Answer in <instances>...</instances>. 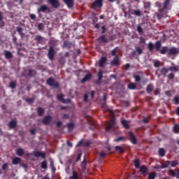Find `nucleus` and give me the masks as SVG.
<instances>
[{"instance_id":"nucleus-1","label":"nucleus","mask_w":179,"mask_h":179,"mask_svg":"<svg viewBox=\"0 0 179 179\" xmlns=\"http://www.w3.org/2000/svg\"><path fill=\"white\" fill-rule=\"evenodd\" d=\"M169 71H171L170 73L168 75V78L169 79H174L175 78V73L174 72H178L179 68L177 66H169V68L163 67L160 69L161 73L164 76H166Z\"/></svg>"},{"instance_id":"nucleus-2","label":"nucleus","mask_w":179,"mask_h":179,"mask_svg":"<svg viewBox=\"0 0 179 179\" xmlns=\"http://www.w3.org/2000/svg\"><path fill=\"white\" fill-rule=\"evenodd\" d=\"M161 47H162V43L160 41H155V44H153L152 41H150V43H148V50H150V51H153L154 48H155L157 51H159Z\"/></svg>"},{"instance_id":"nucleus-3","label":"nucleus","mask_w":179,"mask_h":179,"mask_svg":"<svg viewBox=\"0 0 179 179\" xmlns=\"http://www.w3.org/2000/svg\"><path fill=\"white\" fill-rule=\"evenodd\" d=\"M47 83L49 86H53L55 89L59 87V82H55V79L52 76L47 79Z\"/></svg>"},{"instance_id":"nucleus-4","label":"nucleus","mask_w":179,"mask_h":179,"mask_svg":"<svg viewBox=\"0 0 179 179\" xmlns=\"http://www.w3.org/2000/svg\"><path fill=\"white\" fill-rule=\"evenodd\" d=\"M41 12H43L44 13L46 12H50V9L48 5H41V6L38 8L37 13L40 14Z\"/></svg>"},{"instance_id":"nucleus-5","label":"nucleus","mask_w":179,"mask_h":179,"mask_svg":"<svg viewBox=\"0 0 179 179\" xmlns=\"http://www.w3.org/2000/svg\"><path fill=\"white\" fill-rule=\"evenodd\" d=\"M57 100L61 101L62 103H71V99H64V94L62 93L57 95Z\"/></svg>"},{"instance_id":"nucleus-6","label":"nucleus","mask_w":179,"mask_h":179,"mask_svg":"<svg viewBox=\"0 0 179 179\" xmlns=\"http://www.w3.org/2000/svg\"><path fill=\"white\" fill-rule=\"evenodd\" d=\"M168 5H169V1L165 0L163 3V7L161 9H158L159 12H162L163 15L164 13H167L168 12Z\"/></svg>"},{"instance_id":"nucleus-7","label":"nucleus","mask_w":179,"mask_h":179,"mask_svg":"<svg viewBox=\"0 0 179 179\" xmlns=\"http://www.w3.org/2000/svg\"><path fill=\"white\" fill-rule=\"evenodd\" d=\"M92 8H101L103 6V0H95L92 3Z\"/></svg>"},{"instance_id":"nucleus-8","label":"nucleus","mask_w":179,"mask_h":179,"mask_svg":"<svg viewBox=\"0 0 179 179\" xmlns=\"http://www.w3.org/2000/svg\"><path fill=\"white\" fill-rule=\"evenodd\" d=\"M55 50H54V47L50 46L49 50H48V58L52 61L55 58Z\"/></svg>"},{"instance_id":"nucleus-9","label":"nucleus","mask_w":179,"mask_h":179,"mask_svg":"<svg viewBox=\"0 0 179 179\" xmlns=\"http://www.w3.org/2000/svg\"><path fill=\"white\" fill-rule=\"evenodd\" d=\"M129 141L131 144L136 145L137 144V138L132 133V131H129Z\"/></svg>"},{"instance_id":"nucleus-10","label":"nucleus","mask_w":179,"mask_h":179,"mask_svg":"<svg viewBox=\"0 0 179 179\" xmlns=\"http://www.w3.org/2000/svg\"><path fill=\"white\" fill-rule=\"evenodd\" d=\"M48 2L50 3L53 8H59L60 6V2L59 0H48Z\"/></svg>"},{"instance_id":"nucleus-11","label":"nucleus","mask_w":179,"mask_h":179,"mask_svg":"<svg viewBox=\"0 0 179 179\" xmlns=\"http://www.w3.org/2000/svg\"><path fill=\"white\" fill-rule=\"evenodd\" d=\"M178 52V50L176 47H171L168 50V55H176Z\"/></svg>"},{"instance_id":"nucleus-12","label":"nucleus","mask_w":179,"mask_h":179,"mask_svg":"<svg viewBox=\"0 0 179 179\" xmlns=\"http://www.w3.org/2000/svg\"><path fill=\"white\" fill-rule=\"evenodd\" d=\"M115 122V117H113V119L110 120V123H108V126L106 127V131H110V129L113 128Z\"/></svg>"},{"instance_id":"nucleus-13","label":"nucleus","mask_w":179,"mask_h":179,"mask_svg":"<svg viewBox=\"0 0 179 179\" xmlns=\"http://www.w3.org/2000/svg\"><path fill=\"white\" fill-rule=\"evenodd\" d=\"M34 157H36V158H43V159H45L46 158V155L45 154V152H41L40 151H36L35 152H34Z\"/></svg>"},{"instance_id":"nucleus-14","label":"nucleus","mask_w":179,"mask_h":179,"mask_svg":"<svg viewBox=\"0 0 179 179\" xmlns=\"http://www.w3.org/2000/svg\"><path fill=\"white\" fill-rule=\"evenodd\" d=\"M52 121V116H45V117H43L42 120V122L43 124H45V125H48V124H50Z\"/></svg>"},{"instance_id":"nucleus-15","label":"nucleus","mask_w":179,"mask_h":179,"mask_svg":"<svg viewBox=\"0 0 179 179\" xmlns=\"http://www.w3.org/2000/svg\"><path fill=\"white\" fill-rule=\"evenodd\" d=\"M119 61H120L119 56L117 55V54H115V55L113 59L111 61L110 64H111V65L116 66V65H118Z\"/></svg>"},{"instance_id":"nucleus-16","label":"nucleus","mask_w":179,"mask_h":179,"mask_svg":"<svg viewBox=\"0 0 179 179\" xmlns=\"http://www.w3.org/2000/svg\"><path fill=\"white\" fill-rule=\"evenodd\" d=\"M140 172L143 175H145L146 173H148V168L145 165H143L142 166L140 167Z\"/></svg>"},{"instance_id":"nucleus-17","label":"nucleus","mask_w":179,"mask_h":179,"mask_svg":"<svg viewBox=\"0 0 179 179\" xmlns=\"http://www.w3.org/2000/svg\"><path fill=\"white\" fill-rule=\"evenodd\" d=\"M106 61L107 57H101L99 62V66L101 67L104 66V64H106Z\"/></svg>"},{"instance_id":"nucleus-18","label":"nucleus","mask_w":179,"mask_h":179,"mask_svg":"<svg viewBox=\"0 0 179 179\" xmlns=\"http://www.w3.org/2000/svg\"><path fill=\"white\" fill-rule=\"evenodd\" d=\"M22 159L21 158H19V157H15L12 160L13 165H18V164H20Z\"/></svg>"},{"instance_id":"nucleus-19","label":"nucleus","mask_w":179,"mask_h":179,"mask_svg":"<svg viewBox=\"0 0 179 179\" xmlns=\"http://www.w3.org/2000/svg\"><path fill=\"white\" fill-rule=\"evenodd\" d=\"M64 2L67 5L68 8H72L74 5V0H64Z\"/></svg>"},{"instance_id":"nucleus-20","label":"nucleus","mask_w":179,"mask_h":179,"mask_svg":"<svg viewBox=\"0 0 179 179\" xmlns=\"http://www.w3.org/2000/svg\"><path fill=\"white\" fill-rule=\"evenodd\" d=\"M17 125V120H11L8 123V128H16Z\"/></svg>"},{"instance_id":"nucleus-21","label":"nucleus","mask_w":179,"mask_h":179,"mask_svg":"<svg viewBox=\"0 0 179 179\" xmlns=\"http://www.w3.org/2000/svg\"><path fill=\"white\" fill-rule=\"evenodd\" d=\"M92 76V73H87V75H85V76H84V78L82 79L81 82L85 83V82H87V80H90Z\"/></svg>"},{"instance_id":"nucleus-22","label":"nucleus","mask_w":179,"mask_h":179,"mask_svg":"<svg viewBox=\"0 0 179 179\" xmlns=\"http://www.w3.org/2000/svg\"><path fill=\"white\" fill-rule=\"evenodd\" d=\"M5 26V22H3V13L0 12V27L2 29Z\"/></svg>"},{"instance_id":"nucleus-23","label":"nucleus","mask_w":179,"mask_h":179,"mask_svg":"<svg viewBox=\"0 0 179 179\" xmlns=\"http://www.w3.org/2000/svg\"><path fill=\"white\" fill-rule=\"evenodd\" d=\"M17 31H18V34L20 36L23 38L24 36V33L23 32V28L21 27L20 26L17 27Z\"/></svg>"},{"instance_id":"nucleus-24","label":"nucleus","mask_w":179,"mask_h":179,"mask_svg":"<svg viewBox=\"0 0 179 179\" xmlns=\"http://www.w3.org/2000/svg\"><path fill=\"white\" fill-rule=\"evenodd\" d=\"M169 165H171V161H166L164 164H162L161 169L169 168Z\"/></svg>"},{"instance_id":"nucleus-25","label":"nucleus","mask_w":179,"mask_h":179,"mask_svg":"<svg viewBox=\"0 0 179 179\" xmlns=\"http://www.w3.org/2000/svg\"><path fill=\"white\" fill-rule=\"evenodd\" d=\"M115 151H119V152L120 154H124V148H122V147H121L120 145H116V147H115Z\"/></svg>"},{"instance_id":"nucleus-26","label":"nucleus","mask_w":179,"mask_h":179,"mask_svg":"<svg viewBox=\"0 0 179 179\" xmlns=\"http://www.w3.org/2000/svg\"><path fill=\"white\" fill-rule=\"evenodd\" d=\"M103 71H99V72H98V82L97 83H101V80L103 79Z\"/></svg>"},{"instance_id":"nucleus-27","label":"nucleus","mask_w":179,"mask_h":179,"mask_svg":"<svg viewBox=\"0 0 179 179\" xmlns=\"http://www.w3.org/2000/svg\"><path fill=\"white\" fill-rule=\"evenodd\" d=\"M81 168H82L83 171H86V168H87L86 157L84 158V159L81 164Z\"/></svg>"},{"instance_id":"nucleus-28","label":"nucleus","mask_w":179,"mask_h":179,"mask_svg":"<svg viewBox=\"0 0 179 179\" xmlns=\"http://www.w3.org/2000/svg\"><path fill=\"white\" fill-rule=\"evenodd\" d=\"M99 40L100 41H101L102 43H107L108 42V39L106 38L105 34H102V36L99 37Z\"/></svg>"},{"instance_id":"nucleus-29","label":"nucleus","mask_w":179,"mask_h":179,"mask_svg":"<svg viewBox=\"0 0 179 179\" xmlns=\"http://www.w3.org/2000/svg\"><path fill=\"white\" fill-rule=\"evenodd\" d=\"M121 123L124 127V128H129V124H128L127 120H125V119H122L121 120Z\"/></svg>"},{"instance_id":"nucleus-30","label":"nucleus","mask_w":179,"mask_h":179,"mask_svg":"<svg viewBox=\"0 0 179 179\" xmlns=\"http://www.w3.org/2000/svg\"><path fill=\"white\" fill-rule=\"evenodd\" d=\"M24 154V151L23 148H18V150H17V155H18V157H22Z\"/></svg>"},{"instance_id":"nucleus-31","label":"nucleus","mask_w":179,"mask_h":179,"mask_svg":"<svg viewBox=\"0 0 179 179\" xmlns=\"http://www.w3.org/2000/svg\"><path fill=\"white\" fill-rule=\"evenodd\" d=\"M4 55L7 59L13 58V53L10 51H6V52L4 53Z\"/></svg>"},{"instance_id":"nucleus-32","label":"nucleus","mask_w":179,"mask_h":179,"mask_svg":"<svg viewBox=\"0 0 179 179\" xmlns=\"http://www.w3.org/2000/svg\"><path fill=\"white\" fill-rule=\"evenodd\" d=\"M141 162L140 159H137L134 160V166L136 169H138L140 168Z\"/></svg>"},{"instance_id":"nucleus-33","label":"nucleus","mask_w":179,"mask_h":179,"mask_svg":"<svg viewBox=\"0 0 179 179\" xmlns=\"http://www.w3.org/2000/svg\"><path fill=\"white\" fill-rule=\"evenodd\" d=\"M128 87H129V89L134 90L136 89V85L134 82H131V83H129Z\"/></svg>"},{"instance_id":"nucleus-34","label":"nucleus","mask_w":179,"mask_h":179,"mask_svg":"<svg viewBox=\"0 0 179 179\" xmlns=\"http://www.w3.org/2000/svg\"><path fill=\"white\" fill-rule=\"evenodd\" d=\"M70 179H79V176L76 171H73L72 176H71Z\"/></svg>"},{"instance_id":"nucleus-35","label":"nucleus","mask_w":179,"mask_h":179,"mask_svg":"<svg viewBox=\"0 0 179 179\" xmlns=\"http://www.w3.org/2000/svg\"><path fill=\"white\" fill-rule=\"evenodd\" d=\"M157 176V173L155 172H151L148 175V178L147 179H155Z\"/></svg>"},{"instance_id":"nucleus-36","label":"nucleus","mask_w":179,"mask_h":179,"mask_svg":"<svg viewBox=\"0 0 179 179\" xmlns=\"http://www.w3.org/2000/svg\"><path fill=\"white\" fill-rule=\"evenodd\" d=\"M168 51H169V48L166 46L162 47V50H160L161 54H166Z\"/></svg>"},{"instance_id":"nucleus-37","label":"nucleus","mask_w":179,"mask_h":179,"mask_svg":"<svg viewBox=\"0 0 179 179\" xmlns=\"http://www.w3.org/2000/svg\"><path fill=\"white\" fill-rule=\"evenodd\" d=\"M137 31L138 32L139 34L143 35L144 31H143V29H142L141 24H138L137 26Z\"/></svg>"},{"instance_id":"nucleus-38","label":"nucleus","mask_w":179,"mask_h":179,"mask_svg":"<svg viewBox=\"0 0 179 179\" xmlns=\"http://www.w3.org/2000/svg\"><path fill=\"white\" fill-rule=\"evenodd\" d=\"M159 155H160V157H165L166 155L165 150L164 148H160L159 150Z\"/></svg>"},{"instance_id":"nucleus-39","label":"nucleus","mask_w":179,"mask_h":179,"mask_svg":"<svg viewBox=\"0 0 179 179\" xmlns=\"http://www.w3.org/2000/svg\"><path fill=\"white\" fill-rule=\"evenodd\" d=\"M41 167L42 168V169H48L47 161H43V162H41Z\"/></svg>"},{"instance_id":"nucleus-40","label":"nucleus","mask_w":179,"mask_h":179,"mask_svg":"<svg viewBox=\"0 0 179 179\" xmlns=\"http://www.w3.org/2000/svg\"><path fill=\"white\" fill-rule=\"evenodd\" d=\"M50 166H51V169H52V171L53 173H55L57 169L55 166L54 161L50 162Z\"/></svg>"},{"instance_id":"nucleus-41","label":"nucleus","mask_w":179,"mask_h":179,"mask_svg":"<svg viewBox=\"0 0 179 179\" xmlns=\"http://www.w3.org/2000/svg\"><path fill=\"white\" fill-rule=\"evenodd\" d=\"M153 89H154L153 85H148V86H147V92L150 93L151 92H152Z\"/></svg>"},{"instance_id":"nucleus-42","label":"nucleus","mask_w":179,"mask_h":179,"mask_svg":"<svg viewBox=\"0 0 179 179\" xmlns=\"http://www.w3.org/2000/svg\"><path fill=\"white\" fill-rule=\"evenodd\" d=\"M173 132H175L176 134H178L179 132V124H175L173 126Z\"/></svg>"},{"instance_id":"nucleus-43","label":"nucleus","mask_w":179,"mask_h":179,"mask_svg":"<svg viewBox=\"0 0 179 179\" xmlns=\"http://www.w3.org/2000/svg\"><path fill=\"white\" fill-rule=\"evenodd\" d=\"M67 128L69 131H73V128H75V124H73V123H69V124H67Z\"/></svg>"},{"instance_id":"nucleus-44","label":"nucleus","mask_w":179,"mask_h":179,"mask_svg":"<svg viewBox=\"0 0 179 179\" xmlns=\"http://www.w3.org/2000/svg\"><path fill=\"white\" fill-rule=\"evenodd\" d=\"M115 141L116 143H119V141H126V138L125 137H118L117 138H115Z\"/></svg>"},{"instance_id":"nucleus-45","label":"nucleus","mask_w":179,"mask_h":179,"mask_svg":"<svg viewBox=\"0 0 179 179\" xmlns=\"http://www.w3.org/2000/svg\"><path fill=\"white\" fill-rule=\"evenodd\" d=\"M16 86H17V82L15 81L10 82V87H11V89H15Z\"/></svg>"},{"instance_id":"nucleus-46","label":"nucleus","mask_w":179,"mask_h":179,"mask_svg":"<svg viewBox=\"0 0 179 179\" xmlns=\"http://www.w3.org/2000/svg\"><path fill=\"white\" fill-rule=\"evenodd\" d=\"M35 40H36V41H38V42L40 43L41 41H43V37H42V36H40V35L36 36Z\"/></svg>"},{"instance_id":"nucleus-47","label":"nucleus","mask_w":179,"mask_h":179,"mask_svg":"<svg viewBox=\"0 0 179 179\" xmlns=\"http://www.w3.org/2000/svg\"><path fill=\"white\" fill-rule=\"evenodd\" d=\"M44 109L43 108H38V115H43L44 114Z\"/></svg>"},{"instance_id":"nucleus-48","label":"nucleus","mask_w":179,"mask_h":179,"mask_svg":"<svg viewBox=\"0 0 179 179\" xmlns=\"http://www.w3.org/2000/svg\"><path fill=\"white\" fill-rule=\"evenodd\" d=\"M35 73H36V71H35V69H29V76H33V75H34Z\"/></svg>"},{"instance_id":"nucleus-49","label":"nucleus","mask_w":179,"mask_h":179,"mask_svg":"<svg viewBox=\"0 0 179 179\" xmlns=\"http://www.w3.org/2000/svg\"><path fill=\"white\" fill-rule=\"evenodd\" d=\"M34 100H35V97H30V98L26 99V101H27V103H34Z\"/></svg>"},{"instance_id":"nucleus-50","label":"nucleus","mask_w":179,"mask_h":179,"mask_svg":"<svg viewBox=\"0 0 179 179\" xmlns=\"http://www.w3.org/2000/svg\"><path fill=\"white\" fill-rule=\"evenodd\" d=\"M170 175L172 176V178H176V172H174V171L173 169H169V171Z\"/></svg>"},{"instance_id":"nucleus-51","label":"nucleus","mask_w":179,"mask_h":179,"mask_svg":"<svg viewBox=\"0 0 179 179\" xmlns=\"http://www.w3.org/2000/svg\"><path fill=\"white\" fill-rule=\"evenodd\" d=\"M136 50L139 55L143 54V50H142V48L139 46L136 47Z\"/></svg>"},{"instance_id":"nucleus-52","label":"nucleus","mask_w":179,"mask_h":179,"mask_svg":"<svg viewBox=\"0 0 179 179\" xmlns=\"http://www.w3.org/2000/svg\"><path fill=\"white\" fill-rule=\"evenodd\" d=\"M133 12L134 13V15H136V16H141V12L140 10L134 9Z\"/></svg>"},{"instance_id":"nucleus-53","label":"nucleus","mask_w":179,"mask_h":179,"mask_svg":"<svg viewBox=\"0 0 179 179\" xmlns=\"http://www.w3.org/2000/svg\"><path fill=\"white\" fill-rule=\"evenodd\" d=\"M117 50H118V47H115V48H113V50H112V51H111L112 55H113L114 57H115V55H116V54H117Z\"/></svg>"},{"instance_id":"nucleus-54","label":"nucleus","mask_w":179,"mask_h":179,"mask_svg":"<svg viewBox=\"0 0 179 179\" xmlns=\"http://www.w3.org/2000/svg\"><path fill=\"white\" fill-rule=\"evenodd\" d=\"M163 16H164L163 12H159V13H157V19H159V20L162 19Z\"/></svg>"},{"instance_id":"nucleus-55","label":"nucleus","mask_w":179,"mask_h":179,"mask_svg":"<svg viewBox=\"0 0 179 179\" xmlns=\"http://www.w3.org/2000/svg\"><path fill=\"white\" fill-rule=\"evenodd\" d=\"M101 106L104 108V110H108L106 102L104 100H103V101L101 102Z\"/></svg>"},{"instance_id":"nucleus-56","label":"nucleus","mask_w":179,"mask_h":179,"mask_svg":"<svg viewBox=\"0 0 179 179\" xmlns=\"http://www.w3.org/2000/svg\"><path fill=\"white\" fill-rule=\"evenodd\" d=\"M173 101H174L175 104H179V96H175L173 98Z\"/></svg>"},{"instance_id":"nucleus-57","label":"nucleus","mask_w":179,"mask_h":179,"mask_svg":"<svg viewBox=\"0 0 179 179\" xmlns=\"http://www.w3.org/2000/svg\"><path fill=\"white\" fill-rule=\"evenodd\" d=\"M134 79H135L136 82H140L141 80V78L140 75H135Z\"/></svg>"},{"instance_id":"nucleus-58","label":"nucleus","mask_w":179,"mask_h":179,"mask_svg":"<svg viewBox=\"0 0 179 179\" xmlns=\"http://www.w3.org/2000/svg\"><path fill=\"white\" fill-rule=\"evenodd\" d=\"M160 65H161L160 61H155L154 62V66H155L156 68H159V66H160Z\"/></svg>"},{"instance_id":"nucleus-59","label":"nucleus","mask_w":179,"mask_h":179,"mask_svg":"<svg viewBox=\"0 0 179 179\" xmlns=\"http://www.w3.org/2000/svg\"><path fill=\"white\" fill-rule=\"evenodd\" d=\"M177 165H178V161H172V162H171V166H172L173 168H175L176 166H177Z\"/></svg>"},{"instance_id":"nucleus-60","label":"nucleus","mask_w":179,"mask_h":179,"mask_svg":"<svg viewBox=\"0 0 179 179\" xmlns=\"http://www.w3.org/2000/svg\"><path fill=\"white\" fill-rule=\"evenodd\" d=\"M106 155H107L106 152H103V151H102L99 154V156L101 158H106Z\"/></svg>"},{"instance_id":"nucleus-61","label":"nucleus","mask_w":179,"mask_h":179,"mask_svg":"<svg viewBox=\"0 0 179 179\" xmlns=\"http://www.w3.org/2000/svg\"><path fill=\"white\" fill-rule=\"evenodd\" d=\"M29 131L32 136H36V129H31Z\"/></svg>"},{"instance_id":"nucleus-62","label":"nucleus","mask_w":179,"mask_h":179,"mask_svg":"<svg viewBox=\"0 0 179 179\" xmlns=\"http://www.w3.org/2000/svg\"><path fill=\"white\" fill-rule=\"evenodd\" d=\"M43 27H44L43 23H39V24H38V30H43Z\"/></svg>"},{"instance_id":"nucleus-63","label":"nucleus","mask_w":179,"mask_h":179,"mask_svg":"<svg viewBox=\"0 0 179 179\" xmlns=\"http://www.w3.org/2000/svg\"><path fill=\"white\" fill-rule=\"evenodd\" d=\"M81 158H82V152H79L77 157L76 162H78V161H80Z\"/></svg>"},{"instance_id":"nucleus-64","label":"nucleus","mask_w":179,"mask_h":179,"mask_svg":"<svg viewBox=\"0 0 179 179\" xmlns=\"http://www.w3.org/2000/svg\"><path fill=\"white\" fill-rule=\"evenodd\" d=\"M139 38H140L141 43L145 44L146 43L145 38H144L143 37H139Z\"/></svg>"}]
</instances>
